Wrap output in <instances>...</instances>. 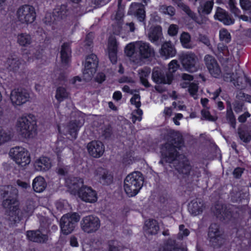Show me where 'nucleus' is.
<instances>
[{
  "mask_svg": "<svg viewBox=\"0 0 251 251\" xmlns=\"http://www.w3.org/2000/svg\"><path fill=\"white\" fill-rule=\"evenodd\" d=\"M179 136L176 132L170 130L167 137V142L161 149V160L170 163H174L175 167L178 172L183 174H188L191 170V166L188 159L183 155L178 154L176 146L173 145V141Z\"/></svg>",
  "mask_w": 251,
  "mask_h": 251,
  "instance_id": "nucleus-1",
  "label": "nucleus"
},
{
  "mask_svg": "<svg viewBox=\"0 0 251 251\" xmlns=\"http://www.w3.org/2000/svg\"><path fill=\"white\" fill-rule=\"evenodd\" d=\"M4 197L8 195L9 198L3 201V205L8 210L7 213V219L11 225L18 223L33 213L34 210L33 202L27 206L26 209L22 210L19 209V202L16 198L18 195L16 188L12 186H7L4 188Z\"/></svg>",
  "mask_w": 251,
  "mask_h": 251,
  "instance_id": "nucleus-2",
  "label": "nucleus"
},
{
  "mask_svg": "<svg viewBox=\"0 0 251 251\" xmlns=\"http://www.w3.org/2000/svg\"><path fill=\"white\" fill-rule=\"evenodd\" d=\"M16 129L22 138L29 139L37 134V118L32 114H26L20 117L16 124Z\"/></svg>",
  "mask_w": 251,
  "mask_h": 251,
  "instance_id": "nucleus-3",
  "label": "nucleus"
},
{
  "mask_svg": "<svg viewBox=\"0 0 251 251\" xmlns=\"http://www.w3.org/2000/svg\"><path fill=\"white\" fill-rule=\"evenodd\" d=\"M69 191L74 195L78 197L83 201L94 203L98 200L96 192L90 187L83 185V180L81 178H76L73 180L72 184H68Z\"/></svg>",
  "mask_w": 251,
  "mask_h": 251,
  "instance_id": "nucleus-4",
  "label": "nucleus"
},
{
  "mask_svg": "<svg viewBox=\"0 0 251 251\" xmlns=\"http://www.w3.org/2000/svg\"><path fill=\"white\" fill-rule=\"evenodd\" d=\"M98 62V59L96 55L91 54L87 56L84 63L83 78L78 76H75L71 79V83L77 86L84 81L91 80L96 71Z\"/></svg>",
  "mask_w": 251,
  "mask_h": 251,
  "instance_id": "nucleus-5",
  "label": "nucleus"
},
{
  "mask_svg": "<svg viewBox=\"0 0 251 251\" xmlns=\"http://www.w3.org/2000/svg\"><path fill=\"white\" fill-rule=\"evenodd\" d=\"M143 178L139 172H133L129 174L124 180V189L129 197L136 196L142 188Z\"/></svg>",
  "mask_w": 251,
  "mask_h": 251,
  "instance_id": "nucleus-6",
  "label": "nucleus"
},
{
  "mask_svg": "<svg viewBox=\"0 0 251 251\" xmlns=\"http://www.w3.org/2000/svg\"><path fill=\"white\" fill-rule=\"evenodd\" d=\"M11 158L18 165L25 166L30 162V154L28 151L22 147L12 148L9 153Z\"/></svg>",
  "mask_w": 251,
  "mask_h": 251,
  "instance_id": "nucleus-7",
  "label": "nucleus"
},
{
  "mask_svg": "<svg viewBox=\"0 0 251 251\" xmlns=\"http://www.w3.org/2000/svg\"><path fill=\"white\" fill-rule=\"evenodd\" d=\"M79 219V215L76 213L64 215L60 220V226L61 232L65 235L72 233Z\"/></svg>",
  "mask_w": 251,
  "mask_h": 251,
  "instance_id": "nucleus-8",
  "label": "nucleus"
},
{
  "mask_svg": "<svg viewBox=\"0 0 251 251\" xmlns=\"http://www.w3.org/2000/svg\"><path fill=\"white\" fill-rule=\"evenodd\" d=\"M179 59L183 70L194 73L198 70V58L196 54L192 52H185L179 55Z\"/></svg>",
  "mask_w": 251,
  "mask_h": 251,
  "instance_id": "nucleus-9",
  "label": "nucleus"
},
{
  "mask_svg": "<svg viewBox=\"0 0 251 251\" xmlns=\"http://www.w3.org/2000/svg\"><path fill=\"white\" fill-rule=\"evenodd\" d=\"M16 16L18 21L21 23L31 24L36 19L35 8L30 5H22L18 9Z\"/></svg>",
  "mask_w": 251,
  "mask_h": 251,
  "instance_id": "nucleus-10",
  "label": "nucleus"
},
{
  "mask_svg": "<svg viewBox=\"0 0 251 251\" xmlns=\"http://www.w3.org/2000/svg\"><path fill=\"white\" fill-rule=\"evenodd\" d=\"M80 228L85 233L90 234L97 231L100 226V219L94 215L86 216L80 223Z\"/></svg>",
  "mask_w": 251,
  "mask_h": 251,
  "instance_id": "nucleus-11",
  "label": "nucleus"
},
{
  "mask_svg": "<svg viewBox=\"0 0 251 251\" xmlns=\"http://www.w3.org/2000/svg\"><path fill=\"white\" fill-rule=\"evenodd\" d=\"M83 124V120L71 122L67 126H58V131L60 134L69 135L72 139H75L77 137L78 131Z\"/></svg>",
  "mask_w": 251,
  "mask_h": 251,
  "instance_id": "nucleus-12",
  "label": "nucleus"
},
{
  "mask_svg": "<svg viewBox=\"0 0 251 251\" xmlns=\"http://www.w3.org/2000/svg\"><path fill=\"white\" fill-rule=\"evenodd\" d=\"M29 94L19 89L13 90L10 94V100L14 106H21L29 100Z\"/></svg>",
  "mask_w": 251,
  "mask_h": 251,
  "instance_id": "nucleus-13",
  "label": "nucleus"
},
{
  "mask_svg": "<svg viewBox=\"0 0 251 251\" xmlns=\"http://www.w3.org/2000/svg\"><path fill=\"white\" fill-rule=\"evenodd\" d=\"M204 61L211 75L214 77H219L221 75V71L215 59L212 56L207 55L204 57Z\"/></svg>",
  "mask_w": 251,
  "mask_h": 251,
  "instance_id": "nucleus-14",
  "label": "nucleus"
},
{
  "mask_svg": "<svg viewBox=\"0 0 251 251\" xmlns=\"http://www.w3.org/2000/svg\"><path fill=\"white\" fill-rule=\"evenodd\" d=\"M136 51L140 55V58H148L152 56L154 53L152 48L148 43L143 41L136 42Z\"/></svg>",
  "mask_w": 251,
  "mask_h": 251,
  "instance_id": "nucleus-15",
  "label": "nucleus"
},
{
  "mask_svg": "<svg viewBox=\"0 0 251 251\" xmlns=\"http://www.w3.org/2000/svg\"><path fill=\"white\" fill-rule=\"evenodd\" d=\"M87 148L89 154L96 158L100 157L104 151L103 144L98 141H93L88 143Z\"/></svg>",
  "mask_w": 251,
  "mask_h": 251,
  "instance_id": "nucleus-16",
  "label": "nucleus"
},
{
  "mask_svg": "<svg viewBox=\"0 0 251 251\" xmlns=\"http://www.w3.org/2000/svg\"><path fill=\"white\" fill-rule=\"evenodd\" d=\"M118 43L114 37H110L108 41L106 53L108 54L109 58L112 63L115 64L117 59Z\"/></svg>",
  "mask_w": 251,
  "mask_h": 251,
  "instance_id": "nucleus-17",
  "label": "nucleus"
},
{
  "mask_svg": "<svg viewBox=\"0 0 251 251\" xmlns=\"http://www.w3.org/2000/svg\"><path fill=\"white\" fill-rule=\"evenodd\" d=\"M152 78L156 83L170 84L173 79V75L169 74L164 76L161 69L155 68L152 72Z\"/></svg>",
  "mask_w": 251,
  "mask_h": 251,
  "instance_id": "nucleus-18",
  "label": "nucleus"
},
{
  "mask_svg": "<svg viewBox=\"0 0 251 251\" xmlns=\"http://www.w3.org/2000/svg\"><path fill=\"white\" fill-rule=\"evenodd\" d=\"M131 103L134 105L137 108L132 112V120L135 123L136 121H141L143 111L139 108L141 106L140 97L138 94H135L130 99Z\"/></svg>",
  "mask_w": 251,
  "mask_h": 251,
  "instance_id": "nucleus-19",
  "label": "nucleus"
},
{
  "mask_svg": "<svg viewBox=\"0 0 251 251\" xmlns=\"http://www.w3.org/2000/svg\"><path fill=\"white\" fill-rule=\"evenodd\" d=\"M129 14L136 15L140 22L144 21L145 18V12L143 6L141 4L133 3L128 11Z\"/></svg>",
  "mask_w": 251,
  "mask_h": 251,
  "instance_id": "nucleus-20",
  "label": "nucleus"
},
{
  "mask_svg": "<svg viewBox=\"0 0 251 251\" xmlns=\"http://www.w3.org/2000/svg\"><path fill=\"white\" fill-rule=\"evenodd\" d=\"M51 167L50 159L46 157H41L37 159L34 163L35 169L38 171H46Z\"/></svg>",
  "mask_w": 251,
  "mask_h": 251,
  "instance_id": "nucleus-21",
  "label": "nucleus"
},
{
  "mask_svg": "<svg viewBox=\"0 0 251 251\" xmlns=\"http://www.w3.org/2000/svg\"><path fill=\"white\" fill-rule=\"evenodd\" d=\"M160 53L161 56L167 59L174 56L176 54V50L170 42H166L162 46Z\"/></svg>",
  "mask_w": 251,
  "mask_h": 251,
  "instance_id": "nucleus-22",
  "label": "nucleus"
},
{
  "mask_svg": "<svg viewBox=\"0 0 251 251\" xmlns=\"http://www.w3.org/2000/svg\"><path fill=\"white\" fill-rule=\"evenodd\" d=\"M47 186V182L43 176H36L32 181V188L36 192H43L46 189Z\"/></svg>",
  "mask_w": 251,
  "mask_h": 251,
  "instance_id": "nucleus-23",
  "label": "nucleus"
},
{
  "mask_svg": "<svg viewBox=\"0 0 251 251\" xmlns=\"http://www.w3.org/2000/svg\"><path fill=\"white\" fill-rule=\"evenodd\" d=\"M97 176L103 183H109L113 179V174L110 171L103 168H99L97 171Z\"/></svg>",
  "mask_w": 251,
  "mask_h": 251,
  "instance_id": "nucleus-24",
  "label": "nucleus"
},
{
  "mask_svg": "<svg viewBox=\"0 0 251 251\" xmlns=\"http://www.w3.org/2000/svg\"><path fill=\"white\" fill-rule=\"evenodd\" d=\"M214 17L216 19L221 21L226 25H230L234 23L233 20L227 14L226 11L220 8L217 9Z\"/></svg>",
  "mask_w": 251,
  "mask_h": 251,
  "instance_id": "nucleus-25",
  "label": "nucleus"
},
{
  "mask_svg": "<svg viewBox=\"0 0 251 251\" xmlns=\"http://www.w3.org/2000/svg\"><path fill=\"white\" fill-rule=\"evenodd\" d=\"M26 236L29 240L36 242L43 243L48 240V236L42 234L39 230L28 231L26 233Z\"/></svg>",
  "mask_w": 251,
  "mask_h": 251,
  "instance_id": "nucleus-26",
  "label": "nucleus"
},
{
  "mask_svg": "<svg viewBox=\"0 0 251 251\" xmlns=\"http://www.w3.org/2000/svg\"><path fill=\"white\" fill-rule=\"evenodd\" d=\"M144 230L147 234H155L159 230L158 223L156 220L149 219L145 222Z\"/></svg>",
  "mask_w": 251,
  "mask_h": 251,
  "instance_id": "nucleus-27",
  "label": "nucleus"
},
{
  "mask_svg": "<svg viewBox=\"0 0 251 251\" xmlns=\"http://www.w3.org/2000/svg\"><path fill=\"white\" fill-rule=\"evenodd\" d=\"M136 51V42L128 44L125 48V52L126 56L130 57L132 61L137 64H140L141 59H134V54Z\"/></svg>",
  "mask_w": 251,
  "mask_h": 251,
  "instance_id": "nucleus-28",
  "label": "nucleus"
},
{
  "mask_svg": "<svg viewBox=\"0 0 251 251\" xmlns=\"http://www.w3.org/2000/svg\"><path fill=\"white\" fill-rule=\"evenodd\" d=\"M203 203L197 200L192 201L188 205L189 212L194 216L201 213L203 210Z\"/></svg>",
  "mask_w": 251,
  "mask_h": 251,
  "instance_id": "nucleus-29",
  "label": "nucleus"
},
{
  "mask_svg": "<svg viewBox=\"0 0 251 251\" xmlns=\"http://www.w3.org/2000/svg\"><path fill=\"white\" fill-rule=\"evenodd\" d=\"M220 231L219 230L218 226L216 224H212L209 227L208 232V237L210 241L211 242H216L218 241L220 237Z\"/></svg>",
  "mask_w": 251,
  "mask_h": 251,
  "instance_id": "nucleus-30",
  "label": "nucleus"
},
{
  "mask_svg": "<svg viewBox=\"0 0 251 251\" xmlns=\"http://www.w3.org/2000/svg\"><path fill=\"white\" fill-rule=\"evenodd\" d=\"M148 35L151 42L157 41L161 38L162 36L161 27L159 26H154L153 28L151 27L148 32Z\"/></svg>",
  "mask_w": 251,
  "mask_h": 251,
  "instance_id": "nucleus-31",
  "label": "nucleus"
},
{
  "mask_svg": "<svg viewBox=\"0 0 251 251\" xmlns=\"http://www.w3.org/2000/svg\"><path fill=\"white\" fill-rule=\"evenodd\" d=\"M213 0H208L206 1H203L201 3L198 8V11L200 14H209L213 7Z\"/></svg>",
  "mask_w": 251,
  "mask_h": 251,
  "instance_id": "nucleus-32",
  "label": "nucleus"
},
{
  "mask_svg": "<svg viewBox=\"0 0 251 251\" xmlns=\"http://www.w3.org/2000/svg\"><path fill=\"white\" fill-rule=\"evenodd\" d=\"M182 88H186L188 86V91L190 95L195 99L198 98V85L196 83H191L188 84L187 82H182L180 84Z\"/></svg>",
  "mask_w": 251,
  "mask_h": 251,
  "instance_id": "nucleus-33",
  "label": "nucleus"
},
{
  "mask_svg": "<svg viewBox=\"0 0 251 251\" xmlns=\"http://www.w3.org/2000/svg\"><path fill=\"white\" fill-rule=\"evenodd\" d=\"M18 44L23 47H27L32 43L31 37L27 33H21L17 36Z\"/></svg>",
  "mask_w": 251,
  "mask_h": 251,
  "instance_id": "nucleus-34",
  "label": "nucleus"
},
{
  "mask_svg": "<svg viewBox=\"0 0 251 251\" xmlns=\"http://www.w3.org/2000/svg\"><path fill=\"white\" fill-rule=\"evenodd\" d=\"M60 53L62 62L65 63H68L71 53L70 49L68 44H64L62 46Z\"/></svg>",
  "mask_w": 251,
  "mask_h": 251,
  "instance_id": "nucleus-35",
  "label": "nucleus"
},
{
  "mask_svg": "<svg viewBox=\"0 0 251 251\" xmlns=\"http://www.w3.org/2000/svg\"><path fill=\"white\" fill-rule=\"evenodd\" d=\"M70 13L69 9L66 5H62L60 6L57 7L54 11L55 16L60 19L66 17L69 15Z\"/></svg>",
  "mask_w": 251,
  "mask_h": 251,
  "instance_id": "nucleus-36",
  "label": "nucleus"
},
{
  "mask_svg": "<svg viewBox=\"0 0 251 251\" xmlns=\"http://www.w3.org/2000/svg\"><path fill=\"white\" fill-rule=\"evenodd\" d=\"M151 70L148 68H145L141 70L139 72V76L141 83L146 87L149 86L148 77L150 74Z\"/></svg>",
  "mask_w": 251,
  "mask_h": 251,
  "instance_id": "nucleus-37",
  "label": "nucleus"
},
{
  "mask_svg": "<svg viewBox=\"0 0 251 251\" xmlns=\"http://www.w3.org/2000/svg\"><path fill=\"white\" fill-rule=\"evenodd\" d=\"M180 40L182 46L187 49H191L193 46L190 43L191 37L189 33L183 32L180 37Z\"/></svg>",
  "mask_w": 251,
  "mask_h": 251,
  "instance_id": "nucleus-38",
  "label": "nucleus"
},
{
  "mask_svg": "<svg viewBox=\"0 0 251 251\" xmlns=\"http://www.w3.org/2000/svg\"><path fill=\"white\" fill-rule=\"evenodd\" d=\"M12 137L11 133L0 127V144L10 140Z\"/></svg>",
  "mask_w": 251,
  "mask_h": 251,
  "instance_id": "nucleus-39",
  "label": "nucleus"
},
{
  "mask_svg": "<svg viewBox=\"0 0 251 251\" xmlns=\"http://www.w3.org/2000/svg\"><path fill=\"white\" fill-rule=\"evenodd\" d=\"M68 97V92L62 87H58L56 90L55 98L59 101H62Z\"/></svg>",
  "mask_w": 251,
  "mask_h": 251,
  "instance_id": "nucleus-40",
  "label": "nucleus"
},
{
  "mask_svg": "<svg viewBox=\"0 0 251 251\" xmlns=\"http://www.w3.org/2000/svg\"><path fill=\"white\" fill-rule=\"evenodd\" d=\"M219 37L221 41L225 43H228L231 40L230 33L225 29H222L220 30Z\"/></svg>",
  "mask_w": 251,
  "mask_h": 251,
  "instance_id": "nucleus-41",
  "label": "nucleus"
},
{
  "mask_svg": "<svg viewBox=\"0 0 251 251\" xmlns=\"http://www.w3.org/2000/svg\"><path fill=\"white\" fill-rule=\"evenodd\" d=\"M7 63L9 67L14 71H16L20 68L22 65V63L19 60L15 58L8 59Z\"/></svg>",
  "mask_w": 251,
  "mask_h": 251,
  "instance_id": "nucleus-42",
  "label": "nucleus"
},
{
  "mask_svg": "<svg viewBox=\"0 0 251 251\" xmlns=\"http://www.w3.org/2000/svg\"><path fill=\"white\" fill-rule=\"evenodd\" d=\"M159 10L160 12L170 16H172L175 14V9L172 6L162 5L160 7Z\"/></svg>",
  "mask_w": 251,
  "mask_h": 251,
  "instance_id": "nucleus-43",
  "label": "nucleus"
},
{
  "mask_svg": "<svg viewBox=\"0 0 251 251\" xmlns=\"http://www.w3.org/2000/svg\"><path fill=\"white\" fill-rule=\"evenodd\" d=\"M179 65L176 60H172L168 65V70L170 73L175 72L179 68Z\"/></svg>",
  "mask_w": 251,
  "mask_h": 251,
  "instance_id": "nucleus-44",
  "label": "nucleus"
},
{
  "mask_svg": "<svg viewBox=\"0 0 251 251\" xmlns=\"http://www.w3.org/2000/svg\"><path fill=\"white\" fill-rule=\"evenodd\" d=\"M218 50L219 51L220 56H226V57L229 53L228 50H227L226 46H224L222 44H219L218 46Z\"/></svg>",
  "mask_w": 251,
  "mask_h": 251,
  "instance_id": "nucleus-45",
  "label": "nucleus"
},
{
  "mask_svg": "<svg viewBox=\"0 0 251 251\" xmlns=\"http://www.w3.org/2000/svg\"><path fill=\"white\" fill-rule=\"evenodd\" d=\"M239 134L241 140L244 142H248L251 139V135L247 131H239Z\"/></svg>",
  "mask_w": 251,
  "mask_h": 251,
  "instance_id": "nucleus-46",
  "label": "nucleus"
},
{
  "mask_svg": "<svg viewBox=\"0 0 251 251\" xmlns=\"http://www.w3.org/2000/svg\"><path fill=\"white\" fill-rule=\"evenodd\" d=\"M228 4V7L230 9L231 11L236 16H238L239 15V10L236 7L234 0H229Z\"/></svg>",
  "mask_w": 251,
  "mask_h": 251,
  "instance_id": "nucleus-47",
  "label": "nucleus"
},
{
  "mask_svg": "<svg viewBox=\"0 0 251 251\" xmlns=\"http://www.w3.org/2000/svg\"><path fill=\"white\" fill-rule=\"evenodd\" d=\"M179 231L178 233V237L183 238L187 236L189 234V231L188 229L185 228L183 225H180L179 227Z\"/></svg>",
  "mask_w": 251,
  "mask_h": 251,
  "instance_id": "nucleus-48",
  "label": "nucleus"
},
{
  "mask_svg": "<svg viewBox=\"0 0 251 251\" xmlns=\"http://www.w3.org/2000/svg\"><path fill=\"white\" fill-rule=\"evenodd\" d=\"M178 6L184 10L192 19H195V14L190 10L189 8L187 5L183 3H180L178 4Z\"/></svg>",
  "mask_w": 251,
  "mask_h": 251,
  "instance_id": "nucleus-49",
  "label": "nucleus"
},
{
  "mask_svg": "<svg viewBox=\"0 0 251 251\" xmlns=\"http://www.w3.org/2000/svg\"><path fill=\"white\" fill-rule=\"evenodd\" d=\"M240 3L243 9L245 10L251 9V0H240Z\"/></svg>",
  "mask_w": 251,
  "mask_h": 251,
  "instance_id": "nucleus-50",
  "label": "nucleus"
},
{
  "mask_svg": "<svg viewBox=\"0 0 251 251\" xmlns=\"http://www.w3.org/2000/svg\"><path fill=\"white\" fill-rule=\"evenodd\" d=\"M218 214L221 215L224 219H229L231 215L230 212L228 210L224 208H222V211H217V214Z\"/></svg>",
  "mask_w": 251,
  "mask_h": 251,
  "instance_id": "nucleus-51",
  "label": "nucleus"
},
{
  "mask_svg": "<svg viewBox=\"0 0 251 251\" xmlns=\"http://www.w3.org/2000/svg\"><path fill=\"white\" fill-rule=\"evenodd\" d=\"M168 34L170 36H175L178 32V27L176 25H171L169 26L168 30Z\"/></svg>",
  "mask_w": 251,
  "mask_h": 251,
  "instance_id": "nucleus-52",
  "label": "nucleus"
},
{
  "mask_svg": "<svg viewBox=\"0 0 251 251\" xmlns=\"http://www.w3.org/2000/svg\"><path fill=\"white\" fill-rule=\"evenodd\" d=\"M227 118L230 122L232 126H235V118L231 111V107L227 110Z\"/></svg>",
  "mask_w": 251,
  "mask_h": 251,
  "instance_id": "nucleus-53",
  "label": "nucleus"
},
{
  "mask_svg": "<svg viewBox=\"0 0 251 251\" xmlns=\"http://www.w3.org/2000/svg\"><path fill=\"white\" fill-rule=\"evenodd\" d=\"M201 114L203 118L210 121H215L216 118L210 115L209 112L206 109L201 111Z\"/></svg>",
  "mask_w": 251,
  "mask_h": 251,
  "instance_id": "nucleus-54",
  "label": "nucleus"
},
{
  "mask_svg": "<svg viewBox=\"0 0 251 251\" xmlns=\"http://www.w3.org/2000/svg\"><path fill=\"white\" fill-rule=\"evenodd\" d=\"M17 184L23 189H26L30 188V184L28 182L23 181L20 180H17Z\"/></svg>",
  "mask_w": 251,
  "mask_h": 251,
  "instance_id": "nucleus-55",
  "label": "nucleus"
},
{
  "mask_svg": "<svg viewBox=\"0 0 251 251\" xmlns=\"http://www.w3.org/2000/svg\"><path fill=\"white\" fill-rule=\"evenodd\" d=\"M66 204L67 202L65 201L60 200L56 202L55 205L58 210L61 211Z\"/></svg>",
  "mask_w": 251,
  "mask_h": 251,
  "instance_id": "nucleus-56",
  "label": "nucleus"
},
{
  "mask_svg": "<svg viewBox=\"0 0 251 251\" xmlns=\"http://www.w3.org/2000/svg\"><path fill=\"white\" fill-rule=\"evenodd\" d=\"M70 245L72 247H77L79 246V244L76 237L72 236L70 238Z\"/></svg>",
  "mask_w": 251,
  "mask_h": 251,
  "instance_id": "nucleus-57",
  "label": "nucleus"
},
{
  "mask_svg": "<svg viewBox=\"0 0 251 251\" xmlns=\"http://www.w3.org/2000/svg\"><path fill=\"white\" fill-rule=\"evenodd\" d=\"M183 118V115L181 113L176 114L175 117L173 118V120L175 124L178 126L180 123L178 122V120H181Z\"/></svg>",
  "mask_w": 251,
  "mask_h": 251,
  "instance_id": "nucleus-58",
  "label": "nucleus"
},
{
  "mask_svg": "<svg viewBox=\"0 0 251 251\" xmlns=\"http://www.w3.org/2000/svg\"><path fill=\"white\" fill-rule=\"evenodd\" d=\"M56 20V18L53 16V17H51L50 14H47L45 17V22L48 24H50L51 23H54V21Z\"/></svg>",
  "mask_w": 251,
  "mask_h": 251,
  "instance_id": "nucleus-59",
  "label": "nucleus"
},
{
  "mask_svg": "<svg viewBox=\"0 0 251 251\" xmlns=\"http://www.w3.org/2000/svg\"><path fill=\"white\" fill-rule=\"evenodd\" d=\"M105 80V75L103 73H99L98 74L96 77V80L99 83H101Z\"/></svg>",
  "mask_w": 251,
  "mask_h": 251,
  "instance_id": "nucleus-60",
  "label": "nucleus"
},
{
  "mask_svg": "<svg viewBox=\"0 0 251 251\" xmlns=\"http://www.w3.org/2000/svg\"><path fill=\"white\" fill-rule=\"evenodd\" d=\"M92 34H89L86 37V41H85V45L88 46H90L92 43Z\"/></svg>",
  "mask_w": 251,
  "mask_h": 251,
  "instance_id": "nucleus-61",
  "label": "nucleus"
},
{
  "mask_svg": "<svg viewBox=\"0 0 251 251\" xmlns=\"http://www.w3.org/2000/svg\"><path fill=\"white\" fill-rule=\"evenodd\" d=\"M199 40L207 46H208L209 44L208 39L204 35H201L199 37Z\"/></svg>",
  "mask_w": 251,
  "mask_h": 251,
  "instance_id": "nucleus-62",
  "label": "nucleus"
},
{
  "mask_svg": "<svg viewBox=\"0 0 251 251\" xmlns=\"http://www.w3.org/2000/svg\"><path fill=\"white\" fill-rule=\"evenodd\" d=\"M250 116V114L248 112H246L244 114L241 115L239 118L238 120L239 122L244 123L246 121V119L248 117H249Z\"/></svg>",
  "mask_w": 251,
  "mask_h": 251,
  "instance_id": "nucleus-63",
  "label": "nucleus"
},
{
  "mask_svg": "<svg viewBox=\"0 0 251 251\" xmlns=\"http://www.w3.org/2000/svg\"><path fill=\"white\" fill-rule=\"evenodd\" d=\"M243 173V170L242 168H237L235 169L233 172V175L235 177H239L241 176L242 173Z\"/></svg>",
  "mask_w": 251,
  "mask_h": 251,
  "instance_id": "nucleus-64",
  "label": "nucleus"
}]
</instances>
